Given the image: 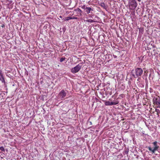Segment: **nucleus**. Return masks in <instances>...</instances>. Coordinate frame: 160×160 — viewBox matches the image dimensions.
<instances>
[{
    "label": "nucleus",
    "mask_w": 160,
    "mask_h": 160,
    "mask_svg": "<svg viewBox=\"0 0 160 160\" xmlns=\"http://www.w3.org/2000/svg\"><path fill=\"white\" fill-rule=\"evenodd\" d=\"M143 73V70L141 68H137L135 70V74H133V76L135 78H139L141 77Z\"/></svg>",
    "instance_id": "nucleus-1"
},
{
    "label": "nucleus",
    "mask_w": 160,
    "mask_h": 160,
    "mask_svg": "<svg viewBox=\"0 0 160 160\" xmlns=\"http://www.w3.org/2000/svg\"><path fill=\"white\" fill-rule=\"evenodd\" d=\"M158 142L156 141L153 142L152 143L154 145V148L152 149L150 147H148L147 148L148 149L149 151H151L152 153H154L155 151L158 150V149L159 148V146L158 145Z\"/></svg>",
    "instance_id": "nucleus-2"
},
{
    "label": "nucleus",
    "mask_w": 160,
    "mask_h": 160,
    "mask_svg": "<svg viewBox=\"0 0 160 160\" xmlns=\"http://www.w3.org/2000/svg\"><path fill=\"white\" fill-rule=\"evenodd\" d=\"M137 4L135 0H129L128 5L130 9L134 10L137 7Z\"/></svg>",
    "instance_id": "nucleus-3"
},
{
    "label": "nucleus",
    "mask_w": 160,
    "mask_h": 160,
    "mask_svg": "<svg viewBox=\"0 0 160 160\" xmlns=\"http://www.w3.org/2000/svg\"><path fill=\"white\" fill-rule=\"evenodd\" d=\"M82 66V63H79L75 67L72 68L71 70V72L73 73H75L78 72L81 69Z\"/></svg>",
    "instance_id": "nucleus-4"
},
{
    "label": "nucleus",
    "mask_w": 160,
    "mask_h": 160,
    "mask_svg": "<svg viewBox=\"0 0 160 160\" xmlns=\"http://www.w3.org/2000/svg\"><path fill=\"white\" fill-rule=\"evenodd\" d=\"M67 93L64 90H62L59 93L58 96L59 98H64L66 95Z\"/></svg>",
    "instance_id": "nucleus-5"
},
{
    "label": "nucleus",
    "mask_w": 160,
    "mask_h": 160,
    "mask_svg": "<svg viewBox=\"0 0 160 160\" xmlns=\"http://www.w3.org/2000/svg\"><path fill=\"white\" fill-rule=\"evenodd\" d=\"M118 103L119 102L118 101L116 100L112 102H106L105 103V104L107 106H112L116 105L118 104Z\"/></svg>",
    "instance_id": "nucleus-6"
},
{
    "label": "nucleus",
    "mask_w": 160,
    "mask_h": 160,
    "mask_svg": "<svg viewBox=\"0 0 160 160\" xmlns=\"http://www.w3.org/2000/svg\"><path fill=\"white\" fill-rule=\"evenodd\" d=\"M74 11L77 12V13L78 14L77 15V16L79 17L82 15V11L79 8L75 9Z\"/></svg>",
    "instance_id": "nucleus-7"
},
{
    "label": "nucleus",
    "mask_w": 160,
    "mask_h": 160,
    "mask_svg": "<svg viewBox=\"0 0 160 160\" xmlns=\"http://www.w3.org/2000/svg\"><path fill=\"white\" fill-rule=\"evenodd\" d=\"M0 80L2 82L5 83V80L4 78L3 73L2 71L0 70Z\"/></svg>",
    "instance_id": "nucleus-8"
},
{
    "label": "nucleus",
    "mask_w": 160,
    "mask_h": 160,
    "mask_svg": "<svg viewBox=\"0 0 160 160\" xmlns=\"http://www.w3.org/2000/svg\"><path fill=\"white\" fill-rule=\"evenodd\" d=\"M93 8H91L90 7H86V12L87 13V14H89L90 13V11H93Z\"/></svg>",
    "instance_id": "nucleus-9"
},
{
    "label": "nucleus",
    "mask_w": 160,
    "mask_h": 160,
    "mask_svg": "<svg viewBox=\"0 0 160 160\" xmlns=\"http://www.w3.org/2000/svg\"><path fill=\"white\" fill-rule=\"evenodd\" d=\"M86 21L87 22H91V23L93 22H95L93 20L91 19H88V20H86Z\"/></svg>",
    "instance_id": "nucleus-10"
},
{
    "label": "nucleus",
    "mask_w": 160,
    "mask_h": 160,
    "mask_svg": "<svg viewBox=\"0 0 160 160\" xmlns=\"http://www.w3.org/2000/svg\"><path fill=\"white\" fill-rule=\"evenodd\" d=\"M72 19L71 17H68L65 18V20L66 21H68L69 20Z\"/></svg>",
    "instance_id": "nucleus-11"
},
{
    "label": "nucleus",
    "mask_w": 160,
    "mask_h": 160,
    "mask_svg": "<svg viewBox=\"0 0 160 160\" xmlns=\"http://www.w3.org/2000/svg\"><path fill=\"white\" fill-rule=\"evenodd\" d=\"M65 59V58H62L60 59V62H62Z\"/></svg>",
    "instance_id": "nucleus-12"
},
{
    "label": "nucleus",
    "mask_w": 160,
    "mask_h": 160,
    "mask_svg": "<svg viewBox=\"0 0 160 160\" xmlns=\"http://www.w3.org/2000/svg\"><path fill=\"white\" fill-rule=\"evenodd\" d=\"M0 150L4 152L5 149L3 147H0Z\"/></svg>",
    "instance_id": "nucleus-13"
},
{
    "label": "nucleus",
    "mask_w": 160,
    "mask_h": 160,
    "mask_svg": "<svg viewBox=\"0 0 160 160\" xmlns=\"http://www.w3.org/2000/svg\"><path fill=\"white\" fill-rule=\"evenodd\" d=\"M81 8H82V9H86V7L85 5H83V6H82Z\"/></svg>",
    "instance_id": "nucleus-14"
},
{
    "label": "nucleus",
    "mask_w": 160,
    "mask_h": 160,
    "mask_svg": "<svg viewBox=\"0 0 160 160\" xmlns=\"http://www.w3.org/2000/svg\"><path fill=\"white\" fill-rule=\"evenodd\" d=\"M100 6L102 7H104L105 6V4L104 3H102L100 4Z\"/></svg>",
    "instance_id": "nucleus-15"
},
{
    "label": "nucleus",
    "mask_w": 160,
    "mask_h": 160,
    "mask_svg": "<svg viewBox=\"0 0 160 160\" xmlns=\"http://www.w3.org/2000/svg\"><path fill=\"white\" fill-rule=\"evenodd\" d=\"M78 19V18L77 17H72V19Z\"/></svg>",
    "instance_id": "nucleus-16"
},
{
    "label": "nucleus",
    "mask_w": 160,
    "mask_h": 160,
    "mask_svg": "<svg viewBox=\"0 0 160 160\" xmlns=\"http://www.w3.org/2000/svg\"><path fill=\"white\" fill-rule=\"evenodd\" d=\"M124 96V95L123 94H121V95H120V96H121V97H123Z\"/></svg>",
    "instance_id": "nucleus-17"
},
{
    "label": "nucleus",
    "mask_w": 160,
    "mask_h": 160,
    "mask_svg": "<svg viewBox=\"0 0 160 160\" xmlns=\"http://www.w3.org/2000/svg\"><path fill=\"white\" fill-rule=\"evenodd\" d=\"M89 122L90 123V125H92V123L91 121H89Z\"/></svg>",
    "instance_id": "nucleus-18"
},
{
    "label": "nucleus",
    "mask_w": 160,
    "mask_h": 160,
    "mask_svg": "<svg viewBox=\"0 0 160 160\" xmlns=\"http://www.w3.org/2000/svg\"><path fill=\"white\" fill-rule=\"evenodd\" d=\"M113 55V56L114 57V58H116L117 56H115V55Z\"/></svg>",
    "instance_id": "nucleus-19"
},
{
    "label": "nucleus",
    "mask_w": 160,
    "mask_h": 160,
    "mask_svg": "<svg viewBox=\"0 0 160 160\" xmlns=\"http://www.w3.org/2000/svg\"><path fill=\"white\" fill-rule=\"evenodd\" d=\"M139 2H140L141 1V0H137Z\"/></svg>",
    "instance_id": "nucleus-20"
},
{
    "label": "nucleus",
    "mask_w": 160,
    "mask_h": 160,
    "mask_svg": "<svg viewBox=\"0 0 160 160\" xmlns=\"http://www.w3.org/2000/svg\"><path fill=\"white\" fill-rule=\"evenodd\" d=\"M59 17H60V18H62V17L61 16H59Z\"/></svg>",
    "instance_id": "nucleus-21"
},
{
    "label": "nucleus",
    "mask_w": 160,
    "mask_h": 160,
    "mask_svg": "<svg viewBox=\"0 0 160 160\" xmlns=\"http://www.w3.org/2000/svg\"><path fill=\"white\" fill-rule=\"evenodd\" d=\"M159 28H160V23H159Z\"/></svg>",
    "instance_id": "nucleus-22"
},
{
    "label": "nucleus",
    "mask_w": 160,
    "mask_h": 160,
    "mask_svg": "<svg viewBox=\"0 0 160 160\" xmlns=\"http://www.w3.org/2000/svg\"><path fill=\"white\" fill-rule=\"evenodd\" d=\"M91 119V117L89 118V119H88V120H89Z\"/></svg>",
    "instance_id": "nucleus-23"
}]
</instances>
